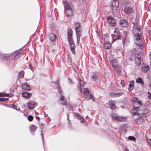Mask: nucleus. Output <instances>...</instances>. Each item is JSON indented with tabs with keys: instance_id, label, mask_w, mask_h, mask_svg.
Instances as JSON below:
<instances>
[{
	"instance_id": "obj_1",
	"label": "nucleus",
	"mask_w": 151,
	"mask_h": 151,
	"mask_svg": "<svg viewBox=\"0 0 151 151\" xmlns=\"http://www.w3.org/2000/svg\"><path fill=\"white\" fill-rule=\"evenodd\" d=\"M139 22V20L138 19H136L134 22V25L133 29V32L134 35H138V36H139V34H141Z\"/></svg>"
},
{
	"instance_id": "obj_2",
	"label": "nucleus",
	"mask_w": 151,
	"mask_h": 151,
	"mask_svg": "<svg viewBox=\"0 0 151 151\" xmlns=\"http://www.w3.org/2000/svg\"><path fill=\"white\" fill-rule=\"evenodd\" d=\"M119 3L117 0H112L110 7L111 9L113 14L117 13L119 11Z\"/></svg>"
},
{
	"instance_id": "obj_3",
	"label": "nucleus",
	"mask_w": 151,
	"mask_h": 151,
	"mask_svg": "<svg viewBox=\"0 0 151 151\" xmlns=\"http://www.w3.org/2000/svg\"><path fill=\"white\" fill-rule=\"evenodd\" d=\"M136 110L134 109L132 110V112H134V118L135 119V121L138 123L142 124L143 123V120L142 118L141 117L140 115H137V114L139 113L137 112H135Z\"/></svg>"
},
{
	"instance_id": "obj_4",
	"label": "nucleus",
	"mask_w": 151,
	"mask_h": 151,
	"mask_svg": "<svg viewBox=\"0 0 151 151\" xmlns=\"http://www.w3.org/2000/svg\"><path fill=\"white\" fill-rule=\"evenodd\" d=\"M133 102V104L134 108L138 109L142 105L141 101L137 98V97H133L132 99Z\"/></svg>"
},
{
	"instance_id": "obj_5",
	"label": "nucleus",
	"mask_w": 151,
	"mask_h": 151,
	"mask_svg": "<svg viewBox=\"0 0 151 151\" xmlns=\"http://www.w3.org/2000/svg\"><path fill=\"white\" fill-rule=\"evenodd\" d=\"M111 116L114 120L124 122L127 120L126 117L119 116L115 113L112 114Z\"/></svg>"
},
{
	"instance_id": "obj_6",
	"label": "nucleus",
	"mask_w": 151,
	"mask_h": 151,
	"mask_svg": "<svg viewBox=\"0 0 151 151\" xmlns=\"http://www.w3.org/2000/svg\"><path fill=\"white\" fill-rule=\"evenodd\" d=\"M81 93L83 94L87 99H91L93 101H94L95 99L92 94H91L88 88H86L85 91L81 90Z\"/></svg>"
},
{
	"instance_id": "obj_7",
	"label": "nucleus",
	"mask_w": 151,
	"mask_h": 151,
	"mask_svg": "<svg viewBox=\"0 0 151 151\" xmlns=\"http://www.w3.org/2000/svg\"><path fill=\"white\" fill-rule=\"evenodd\" d=\"M107 20L110 25L112 26H114L116 24V21L112 16H110L106 17Z\"/></svg>"
},
{
	"instance_id": "obj_8",
	"label": "nucleus",
	"mask_w": 151,
	"mask_h": 151,
	"mask_svg": "<svg viewBox=\"0 0 151 151\" xmlns=\"http://www.w3.org/2000/svg\"><path fill=\"white\" fill-rule=\"evenodd\" d=\"M65 13L66 16L68 17H70L73 15V12L72 9L70 8L69 5H65Z\"/></svg>"
},
{
	"instance_id": "obj_9",
	"label": "nucleus",
	"mask_w": 151,
	"mask_h": 151,
	"mask_svg": "<svg viewBox=\"0 0 151 151\" xmlns=\"http://www.w3.org/2000/svg\"><path fill=\"white\" fill-rule=\"evenodd\" d=\"M134 36L135 37V43L137 45L141 47L142 44V41L141 40V34H139V36H138V35Z\"/></svg>"
},
{
	"instance_id": "obj_10",
	"label": "nucleus",
	"mask_w": 151,
	"mask_h": 151,
	"mask_svg": "<svg viewBox=\"0 0 151 151\" xmlns=\"http://www.w3.org/2000/svg\"><path fill=\"white\" fill-rule=\"evenodd\" d=\"M68 42L69 43L73 42L72 38L73 35V31L71 29H69L68 32Z\"/></svg>"
},
{
	"instance_id": "obj_11",
	"label": "nucleus",
	"mask_w": 151,
	"mask_h": 151,
	"mask_svg": "<svg viewBox=\"0 0 151 151\" xmlns=\"http://www.w3.org/2000/svg\"><path fill=\"white\" fill-rule=\"evenodd\" d=\"M117 61L115 60H113L110 61V63L111 64L114 69L119 70V66L117 64Z\"/></svg>"
},
{
	"instance_id": "obj_12",
	"label": "nucleus",
	"mask_w": 151,
	"mask_h": 151,
	"mask_svg": "<svg viewBox=\"0 0 151 151\" xmlns=\"http://www.w3.org/2000/svg\"><path fill=\"white\" fill-rule=\"evenodd\" d=\"M91 79L92 81L96 82L99 80L100 76L98 73H94L92 75Z\"/></svg>"
},
{
	"instance_id": "obj_13",
	"label": "nucleus",
	"mask_w": 151,
	"mask_h": 151,
	"mask_svg": "<svg viewBox=\"0 0 151 151\" xmlns=\"http://www.w3.org/2000/svg\"><path fill=\"white\" fill-rule=\"evenodd\" d=\"M35 104L36 103H35L34 101H30L28 102L27 103V105L28 108L30 110H32L34 108Z\"/></svg>"
},
{
	"instance_id": "obj_14",
	"label": "nucleus",
	"mask_w": 151,
	"mask_h": 151,
	"mask_svg": "<svg viewBox=\"0 0 151 151\" xmlns=\"http://www.w3.org/2000/svg\"><path fill=\"white\" fill-rule=\"evenodd\" d=\"M150 68L148 65L144 64H142L141 65V70L144 72H147L149 69Z\"/></svg>"
},
{
	"instance_id": "obj_15",
	"label": "nucleus",
	"mask_w": 151,
	"mask_h": 151,
	"mask_svg": "<svg viewBox=\"0 0 151 151\" xmlns=\"http://www.w3.org/2000/svg\"><path fill=\"white\" fill-rule=\"evenodd\" d=\"M17 50L15 51L14 52H12L10 54H7L5 55V56L1 55V58L2 60H8V58L14 55L15 52H17Z\"/></svg>"
},
{
	"instance_id": "obj_16",
	"label": "nucleus",
	"mask_w": 151,
	"mask_h": 151,
	"mask_svg": "<svg viewBox=\"0 0 151 151\" xmlns=\"http://www.w3.org/2000/svg\"><path fill=\"white\" fill-rule=\"evenodd\" d=\"M76 31V35L77 39V42L78 43L80 39V38L81 34L82 29L81 30H77Z\"/></svg>"
},
{
	"instance_id": "obj_17",
	"label": "nucleus",
	"mask_w": 151,
	"mask_h": 151,
	"mask_svg": "<svg viewBox=\"0 0 151 151\" xmlns=\"http://www.w3.org/2000/svg\"><path fill=\"white\" fill-rule=\"evenodd\" d=\"M120 24L122 27H127L128 26V22L125 20H121L120 21Z\"/></svg>"
},
{
	"instance_id": "obj_18",
	"label": "nucleus",
	"mask_w": 151,
	"mask_h": 151,
	"mask_svg": "<svg viewBox=\"0 0 151 151\" xmlns=\"http://www.w3.org/2000/svg\"><path fill=\"white\" fill-rule=\"evenodd\" d=\"M109 106L110 108L113 110L116 109V107L114 103V101L112 100H110L109 102Z\"/></svg>"
},
{
	"instance_id": "obj_19",
	"label": "nucleus",
	"mask_w": 151,
	"mask_h": 151,
	"mask_svg": "<svg viewBox=\"0 0 151 151\" xmlns=\"http://www.w3.org/2000/svg\"><path fill=\"white\" fill-rule=\"evenodd\" d=\"M74 24L75 30H81L82 29V27L79 22H75L74 23Z\"/></svg>"
},
{
	"instance_id": "obj_20",
	"label": "nucleus",
	"mask_w": 151,
	"mask_h": 151,
	"mask_svg": "<svg viewBox=\"0 0 151 151\" xmlns=\"http://www.w3.org/2000/svg\"><path fill=\"white\" fill-rule=\"evenodd\" d=\"M135 63L136 65L137 66H139L141 64V58L139 55H137V56L135 58Z\"/></svg>"
},
{
	"instance_id": "obj_21",
	"label": "nucleus",
	"mask_w": 151,
	"mask_h": 151,
	"mask_svg": "<svg viewBox=\"0 0 151 151\" xmlns=\"http://www.w3.org/2000/svg\"><path fill=\"white\" fill-rule=\"evenodd\" d=\"M22 89L27 90H29L30 89L29 85L26 83H24L22 84Z\"/></svg>"
},
{
	"instance_id": "obj_22",
	"label": "nucleus",
	"mask_w": 151,
	"mask_h": 151,
	"mask_svg": "<svg viewBox=\"0 0 151 151\" xmlns=\"http://www.w3.org/2000/svg\"><path fill=\"white\" fill-rule=\"evenodd\" d=\"M70 47V49L72 51V53L74 54L75 52V44L73 43V42L69 43Z\"/></svg>"
},
{
	"instance_id": "obj_23",
	"label": "nucleus",
	"mask_w": 151,
	"mask_h": 151,
	"mask_svg": "<svg viewBox=\"0 0 151 151\" xmlns=\"http://www.w3.org/2000/svg\"><path fill=\"white\" fill-rule=\"evenodd\" d=\"M79 83L80 86H81L80 90L81 91V90H82L83 91H85L86 88L85 89H84V88H83V86H84V84L83 81L82 80H81L80 79L79 81Z\"/></svg>"
},
{
	"instance_id": "obj_24",
	"label": "nucleus",
	"mask_w": 151,
	"mask_h": 151,
	"mask_svg": "<svg viewBox=\"0 0 151 151\" xmlns=\"http://www.w3.org/2000/svg\"><path fill=\"white\" fill-rule=\"evenodd\" d=\"M49 38L50 41L54 42L55 41L56 37L54 34L53 33H51L49 35Z\"/></svg>"
},
{
	"instance_id": "obj_25",
	"label": "nucleus",
	"mask_w": 151,
	"mask_h": 151,
	"mask_svg": "<svg viewBox=\"0 0 151 151\" xmlns=\"http://www.w3.org/2000/svg\"><path fill=\"white\" fill-rule=\"evenodd\" d=\"M124 11L127 14H130L133 12V10L131 8H126L124 9Z\"/></svg>"
},
{
	"instance_id": "obj_26",
	"label": "nucleus",
	"mask_w": 151,
	"mask_h": 151,
	"mask_svg": "<svg viewBox=\"0 0 151 151\" xmlns=\"http://www.w3.org/2000/svg\"><path fill=\"white\" fill-rule=\"evenodd\" d=\"M60 100L63 101L62 104L66 105L67 104V102L66 100V98L62 95H61L60 97Z\"/></svg>"
},
{
	"instance_id": "obj_27",
	"label": "nucleus",
	"mask_w": 151,
	"mask_h": 151,
	"mask_svg": "<svg viewBox=\"0 0 151 151\" xmlns=\"http://www.w3.org/2000/svg\"><path fill=\"white\" fill-rule=\"evenodd\" d=\"M22 95L23 97L27 98L29 97L31 94L27 92H24L22 93Z\"/></svg>"
},
{
	"instance_id": "obj_28",
	"label": "nucleus",
	"mask_w": 151,
	"mask_h": 151,
	"mask_svg": "<svg viewBox=\"0 0 151 151\" xmlns=\"http://www.w3.org/2000/svg\"><path fill=\"white\" fill-rule=\"evenodd\" d=\"M37 129V127L33 124L31 125L30 126V130L31 131H35Z\"/></svg>"
},
{
	"instance_id": "obj_29",
	"label": "nucleus",
	"mask_w": 151,
	"mask_h": 151,
	"mask_svg": "<svg viewBox=\"0 0 151 151\" xmlns=\"http://www.w3.org/2000/svg\"><path fill=\"white\" fill-rule=\"evenodd\" d=\"M130 84L129 85V89L130 90H132L133 88L134 85V81H131Z\"/></svg>"
},
{
	"instance_id": "obj_30",
	"label": "nucleus",
	"mask_w": 151,
	"mask_h": 151,
	"mask_svg": "<svg viewBox=\"0 0 151 151\" xmlns=\"http://www.w3.org/2000/svg\"><path fill=\"white\" fill-rule=\"evenodd\" d=\"M136 82L138 83H140L142 85L144 84V82L142 80V79L141 78H137L136 80Z\"/></svg>"
},
{
	"instance_id": "obj_31",
	"label": "nucleus",
	"mask_w": 151,
	"mask_h": 151,
	"mask_svg": "<svg viewBox=\"0 0 151 151\" xmlns=\"http://www.w3.org/2000/svg\"><path fill=\"white\" fill-rule=\"evenodd\" d=\"M105 47L106 49H109L111 47L110 44L108 42H105Z\"/></svg>"
},
{
	"instance_id": "obj_32",
	"label": "nucleus",
	"mask_w": 151,
	"mask_h": 151,
	"mask_svg": "<svg viewBox=\"0 0 151 151\" xmlns=\"http://www.w3.org/2000/svg\"><path fill=\"white\" fill-rule=\"evenodd\" d=\"M22 55V54L21 52H18L17 53L14 57V60H15V59H18L20 58L21 56Z\"/></svg>"
},
{
	"instance_id": "obj_33",
	"label": "nucleus",
	"mask_w": 151,
	"mask_h": 151,
	"mask_svg": "<svg viewBox=\"0 0 151 151\" xmlns=\"http://www.w3.org/2000/svg\"><path fill=\"white\" fill-rule=\"evenodd\" d=\"M122 93L119 92L115 93L113 96L114 97H119L122 95Z\"/></svg>"
},
{
	"instance_id": "obj_34",
	"label": "nucleus",
	"mask_w": 151,
	"mask_h": 151,
	"mask_svg": "<svg viewBox=\"0 0 151 151\" xmlns=\"http://www.w3.org/2000/svg\"><path fill=\"white\" fill-rule=\"evenodd\" d=\"M129 43V40L128 39H125L124 41V44L126 45H128Z\"/></svg>"
},
{
	"instance_id": "obj_35",
	"label": "nucleus",
	"mask_w": 151,
	"mask_h": 151,
	"mask_svg": "<svg viewBox=\"0 0 151 151\" xmlns=\"http://www.w3.org/2000/svg\"><path fill=\"white\" fill-rule=\"evenodd\" d=\"M80 120H81V123H84L86 125L87 124V122L82 117Z\"/></svg>"
},
{
	"instance_id": "obj_36",
	"label": "nucleus",
	"mask_w": 151,
	"mask_h": 151,
	"mask_svg": "<svg viewBox=\"0 0 151 151\" xmlns=\"http://www.w3.org/2000/svg\"><path fill=\"white\" fill-rule=\"evenodd\" d=\"M0 95H1V97L2 96H5L8 97L9 96V94L6 93H1Z\"/></svg>"
},
{
	"instance_id": "obj_37",
	"label": "nucleus",
	"mask_w": 151,
	"mask_h": 151,
	"mask_svg": "<svg viewBox=\"0 0 151 151\" xmlns=\"http://www.w3.org/2000/svg\"><path fill=\"white\" fill-rule=\"evenodd\" d=\"M75 117H77V118L79 119H81V118H82V117L78 113H76L75 114Z\"/></svg>"
},
{
	"instance_id": "obj_38",
	"label": "nucleus",
	"mask_w": 151,
	"mask_h": 151,
	"mask_svg": "<svg viewBox=\"0 0 151 151\" xmlns=\"http://www.w3.org/2000/svg\"><path fill=\"white\" fill-rule=\"evenodd\" d=\"M128 138L130 140H133V141H135V138L133 137L132 136H129L128 137Z\"/></svg>"
},
{
	"instance_id": "obj_39",
	"label": "nucleus",
	"mask_w": 151,
	"mask_h": 151,
	"mask_svg": "<svg viewBox=\"0 0 151 151\" xmlns=\"http://www.w3.org/2000/svg\"><path fill=\"white\" fill-rule=\"evenodd\" d=\"M27 119L30 122L33 119V117L31 115H29Z\"/></svg>"
},
{
	"instance_id": "obj_40",
	"label": "nucleus",
	"mask_w": 151,
	"mask_h": 151,
	"mask_svg": "<svg viewBox=\"0 0 151 151\" xmlns=\"http://www.w3.org/2000/svg\"><path fill=\"white\" fill-rule=\"evenodd\" d=\"M24 74V72L23 71L21 72L19 74L18 77H22Z\"/></svg>"
},
{
	"instance_id": "obj_41",
	"label": "nucleus",
	"mask_w": 151,
	"mask_h": 151,
	"mask_svg": "<svg viewBox=\"0 0 151 151\" xmlns=\"http://www.w3.org/2000/svg\"><path fill=\"white\" fill-rule=\"evenodd\" d=\"M119 35L118 34V35L117 36L115 35L114 37V39L113 40V42L115 40H117L119 38Z\"/></svg>"
},
{
	"instance_id": "obj_42",
	"label": "nucleus",
	"mask_w": 151,
	"mask_h": 151,
	"mask_svg": "<svg viewBox=\"0 0 151 151\" xmlns=\"http://www.w3.org/2000/svg\"><path fill=\"white\" fill-rule=\"evenodd\" d=\"M8 100V99L7 98H1V101H6Z\"/></svg>"
},
{
	"instance_id": "obj_43",
	"label": "nucleus",
	"mask_w": 151,
	"mask_h": 151,
	"mask_svg": "<svg viewBox=\"0 0 151 151\" xmlns=\"http://www.w3.org/2000/svg\"><path fill=\"white\" fill-rule=\"evenodd\" d=\"M121 84L123 87H124L125 86V84L124 83V81L123 80H121Z\"/></svg>"
},
{
	"instance_id": "obj_44",
	"label": "nucleus",
	"mask_w": 151,
	"mask_h": 151,
	"mask_svg": "<svg viewBox=\"0 0 151 151\" xmlns=\"http://www.w3.org/2000/svg\"><path fill=\"white\" fill-rule=\"evenodd\" d=\"M56 84L57 85L58 87V91H60V92H61V88L58 84V83H56Z\"/></svg>"
},
{
	"instance_id": "obj_45",
	"label": "nucleus",
	"mask_w": 151,
	"mask_h": 151,
	"mask_svg": "<svg viewBox=\"0 0 151 151\" xmlns=\"http://www.w3.org/2000/svg\"><path fill=\"white\" fill-rule=\"evenodd\" d=\"M64 2L65 4V6L66 5H69L68 3H67V1L66 0H64Z\"/></svg>"
},
{
	"instance_id": "obj_46",
	"label": "nucleus",
	"mask_w": 151,
	"mask_h": 151,
	"mask_svg": "<svg viewBox=\"0 0 151 151\" xmlns=\"http://www.w3.org/2000/svg\"><path fill=\"white\" fill-rule=\"evenodd\" d=\"M148 93L150 94V95H149L148 96V98H149V99H151V94H150L149 92H148Z\"/></svg>"
},
{
	"instance_id": "obj_47",
	"label": "nucleus",
	"mask_w": 151,
	"mask_h": 151,
	"mask_svg": "<svg viewBox=\"0 0 151 151\" xmlns=\"http://www.w3.org/2000/svg\"><path fill=\"white\" fill-rule=\"evenodd\" d=\"M148 142L150 143L151 146V139H149L148 141Z\"/></svg>"
},
{
	"instance_id": "obj_48",
	"label": "nucleus",
	"mask_w": 151,
	"mask_h": 151,
	"mask_svg": "<svg viewBox=\"0 0 151 151\" xmlns=\"http://www.w3.org/2000/svg\"><path fill=\"white\" fill-rule=\"evenodd\" d=\"M140 115H142V116H143V115H145V114L144 113H140Z\"/></svg>"
},
{
	"instance_id": "obj_49",
	"label": "nucleus",
	"mask_w": 151,
	"mask_h": 151,
	"mask_svg": "<svg viewBox=\"0 0 151 151\" xmlns=\"http://www.w3.org/2000/svg\"><path fill=\"white\" fill-rule=\"evenodd\" d=\"M69 81H70V83H72V81H71V80L70 79H68Z\"/></svg>"
},
{
	"instance_id": "obj_50",
	"label": "nucleus",
	"mask_w": 151,
	"mask_h": 151,
	"mask_svg": "<svg viewBox=\"0 0 151 151\" xmlns=\"http://www.w3.org/2000/svg\"><path fill=\"white\" fill-rule=\"evenodd\" d=\"M36 118L37 119H39V117L38 116H36Z\"/></svg>"
},
{
	"instance_id": "obj_51",
	"label": "nucleus",
	"mask_w": 151,
	"mask_h": 151,
	"mask_svg": "<svg viewBox=\"0 0 151 151\" xmlns=\"http://www.w3.org/2000/svg\"><path fill=\"white\" fill-rule=\"evenodd\" d=\"M150 87H151V83L149 85Z\"/></svg>"
},
{
	"instance_id": "obj_52",
	"label": "nucleus",
	"mask_w": 151,
	"mask_h": 151,
	"mask_svg": "<svg viewBox=\"0 0 151 151\" xmlns=\"http://www.w3.org/2000/svg\"><path fill=\"white\" fill-rule=\"evenodd\" d=\"M29 68H31L30 65H29Z\"/></svg>"
},
{
	"instance_id": "obj_53",
	"label": "nucleus",
	"mask_w": 151,
	"mask_h": 151,
	"mask_svg": "<svg viewBox=\"0 0 151 151\" xmlns=\"http://www.w3.org/2000/svg\"><path fill=\"white\" fill-rule=\"evenodd\" d=\"M42 138H43V135H42Z\"/></svg>"
}]
</instances>
